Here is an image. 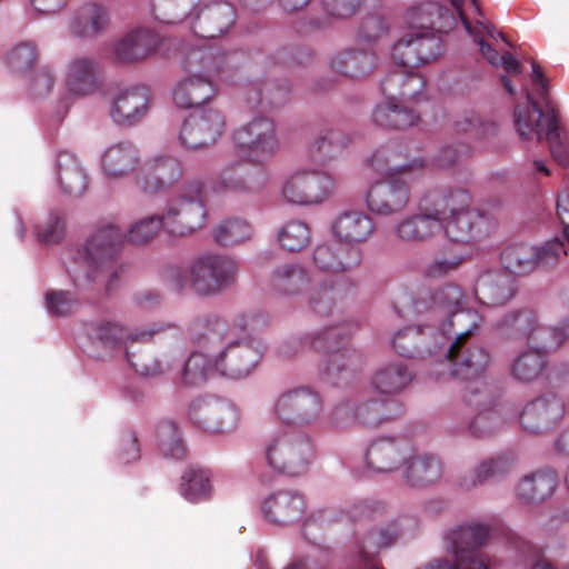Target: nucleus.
Masks as SVG:
<instances>
[{"mask_svg":"<svg viewBox=\"0 0 569 569\" xmlns=\"http://www.w3.org/2000/svg\"><path fill=\"white\" fill-rule=\"evenodd\" d=\"M201 350L192 353L184 367V377L196 383L219 370L231 378L248 376L258 362V357L248 345L234 343L226 336L224 326L210 330L203 338Z\"/></svg>","mask_w":569,"mask_h":569,"instance_id":"f257e3e1","label":"nucleus"},{"mask_svg":"<svg viewBox=\"0 0 569 569\" xmlns=\"http://www.w3.org/2000/svg\"><path fill=\"white\" fill-rule=\"evenodd\" d=\"M430 203L435 204L440 229L451 242L471 244L486 234L485 219L470 208L471 198L466 191L433 193Z\"/></svg>","mask_w":569,"mask_h":569,"instance_id":"f03ea898","label":"nucleus"},{"mask_svg":"<svg viewBox=\"0 0 569 569\" xmlns=\"http://www.w3.org/2000/svg\"><path fill=\"white\" fill-rule=\"evenodd\" d=\"M187 76L173 91V101L180 108H193L207 102L214 92L213 82L219 66L211 50H190L183 61Z\"/></svg>","mask_w":569,"mask_h":569,"instance_id":"7ed1b4c3","label":"nucleus"},{"mask_svg":"<svg viewBox=\"0 0 569 569\" xmlns=\"http://www.w3.org/2000/svg\"><path fill=\"white\" fill-rule=\"evenodd\" d=\"M438 18L447 16V12L436 6L429 4L425 8L412 11L408 18L412 29L423 28L427 31L421 34H408L399 39L391 49V59L402 66H420L435 60L439 54V41L429 37V30L436 23L432 16Z\"/></svg>","mask_w":569,"mask_h":569,"instance_id":"20e7f679","label":"nucleus"},{"mask_svg":"<svg viewBox=\"0 0 569 569\" xmlns=\"http://www.w3.org/2000/svg\"><path fill=\"white\" fill-rule=\"evenodd\" d=\"M527 107H517L513 112L519 138L522 141H539L545 134L553 159L561 166H569V140L557 132L555 114H543L530 93L527 94Z\"/></svg>","mask_w":569,"mask_h":569,"instance_id":"39448f33","label":"nucleus"},{"mask_svg":"<svg viewBox=\"0 0 569 569\" xmlns=\"http://www.w3.org/2000/svg\"><path fill=\"white\" fill-rule=\"evenodd\" d=\"M203 188L193 183L170 201L162 216L163 227L171 234L183 236L202 228L207 211L202 203Z\"/></svg>","mask_w":569,"mask_h":569,"instance_id":"423d86ee","label":"nucleus"},{"mask_svg":"<svg viewBox=\"0 0 569 569\" xmlns=\"http://www.w3.org/2000/svg\"><path fill=\"white\" fill-rule=\"evenodd\" d=\"M331 176L307 168H299L288 174L281 184L283 201L293 206H312L322 202L335 190Z\"/></svg>","mask_w":569,"mask_h":569,"instance_id":"0eeeda50","label":"nucleus"},{"mask_svg":"<svg viewBox=\"0 0 569 569\" xmlns=\"http://www.w3.org/2000/svg\"><path fill=\"white\" fill-rule=\"evenodd\" d=\"M413 163L390 169L388 179L369 184L365 192L367 208L377 216H392L406 209L410 200L409 188L406 182L395 176H405Z\"/></svg>","mask_w":569,"mask_h":569,"instance_id":"6e6552de","label":"nucleus"},{"mask_svg":"<svg viewBox=\"0 0 569 569\" xmlns=\"http://www.w3.org/2000/svg\"><path fill=\"white\" fill-rule=\"evenodd\" d=\"M312 448L309 440L290 432H277L268 441L266 458L271 468L291 476L307 469Z\"/></svg>","mask_w":569,"mask_h":569,"instance_id":"1a4fd4ad","label":"nucleus"},{"mask_svg":"<svg viewBox=\"0 0 569 569\" xmlns=\"http://www.w3.org/2000/svg\"><path fill=\"white\" fill-rule=\"evenodd\" d=\"M233 142L242 157L257 162L269 159L279 149L276 126L267 117H256L236 130Z\"/></svg>","mask_w":569,"mask_h":569,"instance_id":"9d476101","label":"nucleus"},{"mask_svg":"<svg viewBox=\"0 0 569 569\" xmlns=\"http://www.w3.org/2000/svg\"><path fill=\"white\" fill-rule=\"evenodd\" d=\"M236 262L224 256L207 254L196 260L189 278L194 290L200 295L213 293L229 284L236 276Z\"/></svg>","mask_w":569,"mask_h":569,"instance_id":"9b49d317","label":"nucleus"},{"mask_svg":"<svg viewBox=\"0 0 569 569\" xmlns=\"http://www.w3.org/2000/svg\"><path fill=\"white\" fill-rule=\"evenodd\" d=\"M223 127L224 121L219 112L196 110L182 123L179 138L186 148H204L219 139Z\"/></svg>","mask_w":569,"mask_h":569,"instance_id":"f8f14e48","label":"nucleus"},{"mask_svg":"<svg viewBox=\"0 0 569 569\" xmlns=\"http://www.w3.org/2000/svg\"><path fill=\"white\" fill-rule=\"evenodd\" d=\"M320 397L309 389H296L281 395L273 405V413L286 423H307L321 412Z\"/></svg>","mask_w":569,"mask_h":569,"instance_id":"ddd939ff","label":"nucleus"},{"mask_svg":"<svg viewBox=\"0 0 569 569\" xmlns=\"http://www.w3.org/2000/svg\"><path fill=\"white\" fill-rule=\"evenodd\" d=\"M188 18L194 21L193 32L207 39H214L227 32L234 20L233 9L223 2L194 3Z\"/></svg>","mask_w":569,"mask_h":569,"instance_id":"4468645a","label":"nucleus"},{"mask_svg":"<svg viewBox=\"0 0 569 569\" xmlns=\"http://www.w3.org/2000/svg\"><path fill=\"white\" fill-rule=\"evenodd\" d=\"M432 194L427 196L420 204V212L401 219L393 228L395 236L402 242L417 243L429 239L440 230L439 217L435 204L430 203Z\"/></svg>","mask_w":569,"mask_h":569,"instance_id":"2eb2a0df","label":"nucleus"},{"mask_svg":"<svg viewBox=\"0 0 569 569\" xmlns=\"http://www.w3.org/2000/svg\"><path fill=\"white\" fill-rule=\"evenodd\" d=\"M452 6L459 12V16L462 20V23L467 30V32L473 38V40L479 44V50L482 56L487 59L489 63L496 67H502L510 74H518L520 72L519 62L508 52L499 54L496 50L491 49L487 43L482 40V31H486L491 38H501L502 34L499 32H493L488 26L478 21L477 26L472 27L461 11V6L463 0H450ZM473 6L475 11L478 14H481L479 8V0H470Z\"/></svg>","mask_w":569,"mask_h":569,"instance_id":"dca6fc26","label":"nucleus"},{"mask_svg":"<svg viewBox=\"0 0 569 569\" xmlns=\"http://www.w3.org/2000/svg\"><path fill=\"white\" fill-rule=\"evenodd\" d=\"M333 237L340 242L356 244L367 241L375 233L373 220L361 210L343 211L331 226Z\"/></svg>","mask_w":569,"mask_h":569,"instance_id":"f3484780","label":"nucleus"},{"mask_svg":"<svg viewBox=\"0 0 569 569\" xmlns=\"http://www.w3.org/2000/svg\"><path fill=\"white\" fill-rule=\"evenodd\" d=\"M478 299L488 306H501L515 295V279L506 270H490L483 272L476 284Z\"/></svg>","mask_w":569,"mask_h":569,"instance_id":"a211bd4d","label":"nucleus"},{"mask_svg":"<svg viewBox=\"0 0 569 569\" xmlns=\"http://www.w3.org/2000/svg\"><path fill=\"white\" fill-rule=\"evenodd\" d=\"M149 94L144 88H132L121 91L113 100L110 116L121 126H130L147 111Z\"/></svg>","mask_w":569,"mask_h":569,"instance_id":"6ab92c4d","label":"nucleus"},{"mask_svg":"<svg viewBox=\"0 0 569 569\" xmlns=\"http://www.w3.org/2000/svg\"><path fill=\"white\" fill-rule=\"evenodd\" d=\"M563 415L562 402L552 397L537 399L529 403L521 413V425L530 431H539L557 422Z\"/></svg>","mask_w":569,"mask_h":569,"instance_id":"aec40b11","label":"nucleus"},{"mask_svg":"<svg viewBox=\"0 0 569 569\" xmlns=\"http://www.w3.org/2000/svg\"><path fill=\"white\" fill-rule=\"evenodd\" d=\"M102 170L108 179L126 177L138 164V154L129 143H113L102 154Z\"/></svg>","mask_w":569,"mask_h":569,"instance_id":"412c9836","label":"nucleus"},{"mask_svg":"<svg viewBox=\"0 0 569 569\" xmlns=\"http://www.w3.org/2000/svg\"><path fill=\"white\" fill-rule=\"evenodd\" d=\"M303 508L302 497L291 492H278L269 497L262 507L267 519L284 525L297 519Z\"/></svg>","mask_w":569,"mask_h":569,"instance_id":"4be33fe9","label":"nucleus"},{"mask_svg":"<svg viewBox=\"0 0 569 569\" xmlns=\"http://www.w3.org/2000/svg\"><path fill=\"white\" fill-rule=\"evenodd\" d=\"M154 34L147 30H138L122 37L114 44V56L118 60L129 62L146 58L156 48Z\"/></svg>","mask_w":569,"mask_h":569,"instance_id":"5701e85b","label":"nucleus"},{"mask_svg":"<svg viewBox=\"0 0 569 569\" xmlns=\"http://www.w3.org/2000/svg\"><path fill=\"white\" fill-rule=\"evenodd\" d=\"M97 64L88 58L70 60L62 74L64 88L72 94H86L93 86V76Z\"/></svg>","mask_w":569,"mask_h":569,"instance_id":"b1692460","label":"nucleus"},{"mask_svg":"<svg viewBox=\"0 0 569 569\" xmlns=\"http://www.w3.org/2000/svg\"><path fill=\"white\" fill-rule=\"evenodd\" d=\"M481 322L479 313L471 309L460 308L449 315V326L456 333L455 340L446 350V358L448 361L453 362V357L463 341L478 329Z\"/></svg>","mask_w":569,"mask_h":569,"instance_id":"393cba45","label":"nucleus"},{"mask_svg":"<svg viewBox=\"0 0 569 569\" xmlns=\"http://www.w3.org/2000/svg\"><path fill=\"white\" fill-rule=\"evenodd\" d=\"M400 446L393 441L381 440L372 443L367 451L368 465L378 472H390L402 462Z\"/></svg>","mask_w":569,"mask_h":569,"instance_id":"a878e982","label":"nucleus"},{"mask_svg":"<svg viewBox=\"0 0 569 569\" xmlns=\"http://www.w3.org/2000/svg\"><path fill=\"white\" fill-rule=\"evenodd\" d=\"M59 181L70 196H80L87 189V177L77 159L70 154H62L59 159Z\"/></svg>","mask_w":569,"mask_h":569,"instance_id":"bb28decb","label":"nucleus"},{"mask_svg":"<svg viewBox=\"0 0 569 569\" xmlns=\"http://www.w3.org/2000/svg\"><path fill=\"white\" fill-rule=\"evenodd\" d=\"M455 536V548H453V557L456 558V552L460 556L463 555L466 558L469 556H475L478 558H482L487 562V569L489 568V560L470 549H465L461 547L462 543H466L470 548H476L481 546L488 537V529L483 525L475 523L461 526L457 531L453 532Z\"/></svg>","mask_w":569,"mask_h":569,"instance_id":"cd10ccee","label":"nucleus"},{"mask_svg":"<svg viewBox=\"0 0 569 569\" xmlns=\"http://www.w3.org/2000/svg\"><path fill=\"white\" fill-rule=\"evenodd\" d=\"M419 117L412 110L400 109L395 102L378 106L373 111V120L385 128L405 129L417 123Z\"/></svg>","mask_w":569,"mask_h":569,"instance_id":"c85d7f7f","label":"nucleus"},{"mask_svg":"<svg viewBox=\"0 0 569 569\" xmlns=\"http://www.w3.org/2000/svg\"><path fill=\"white\" fill-rule=\"evenodd\" d=\"M410 373L400 363L388 365L378 370L373 377L375 388L385 395L402 390L410 381Z\"/></svg>","mask_w":569,"mask_h":569,"instance_id":"c756f323","label":"nucleus"},{"mask_svg":"<svg viewBox=\"0 0 569 569\" xmlns=\"http://www.w3.org/2000/svg\"><path fill=\"white\" fill-rule=\"evenodd\" d=\"M441 465L433 457H417L408 467L406 477L412 486H426L440 478Z\"/></svg>","mask_w":569,"mask_h":569,"instance_id":"7c9ffc66","label":"nucleus"},{"mask_svg":"<svg viewBox=\"0 0 569 569\" xmlns=\"http://www.w3.org/2000/svg\"><path fill=\"white\" fill-rule=\"evenodd\" d=\"M556 486L551 475L540 473L525 478L517 488V495L525 501H540L549 497Z\"/></svg>","mask_w":569,"mask_h":569,"instance_id":"2f4dec72","label":"nucleus"},{"mask_svg":"<svg viewBox=\"0 0 569 569\" xmlns=\"http://www.w3.org/2000/svg\"><path fill=\"white\" fill-rule=\"evenodd\" d=\"M502 261L510 273L531 271L537 267L536 247L529 244L512 246L502 253Z\"/></svg>","mask_w":569,"mask_h":569,"instance_id":"473e14b6","label":"nucleus"},{"mask_svg":"<svg viewBox=\"0 0 569 569\" xmlns=\"http://www.w3.org/2000/svg\"><path fill=\"white\" fill-rule=\"evenodd\" d=\"M212 491L210 473L203 469H190L182 477L181 492L190 501L207 498Z\"/></svg>","mask_w":569,"mask_h":569,"instance_id":"72a5a7b5","label":"nucleus"},{"mask_svg":"<svg viewBox=\"0 0 569 569\" xmlns=\"http://www.w3.org/2000/svg\"><path fill=\"white\" fill-rule=\"evenodd\" d=\"M121 240V234L113 227H108L94 233L84 248V260L88 263L96 259H102L108 256L113 244Z\"/></svg>","mask_w":569,"mask_h":569,"instance_id":"f704fd0d","label":"nucleus"},{"mask_svg":"<svg viewBox=\"0 0 569 569\" xmlns=\"http://www.w3.org/2000/svg\"><path fill=\"white\" fill-rule=\"evenodd\" d=\"M316 264L325 271H342L359 261V252L352 251L350 257H339L329 244H320L315 250L313 256Z\"/></svg>","mask_w":569,"mask_h":569,"instance_id":"c9c22d12","label":"nucleus"},{"mask_svg":"<svg viewBox=\"0 0 569 569\" xmlns=\"http://www.w3.org/2000/svg\"><path fill=\"white\" fill-rule=\"evenodd\" d=\"M278 238L283 248L291 251L301 250L309 242L310 231L303 221L292 220L280 229Z\"/></svg>","mask_w":569,"mask_h":569,"instance_id":"e433bc0d","label":"nucleus"},{"mask_svg":"<svg viewBox=\"0 0 569 569\" xmlns=\"http://www.w3.org/2000/svg\"><path fill=\"white\" fill-rule=\"evenodd\" d=\"M543 368V359L539 351L530 350L521 353L515 361L512 372L522 381H530L537 378Z\"/></svg>","mask_w":569,"mask_h":569,"instance_id":"4c0bfd02","label":"nucleus"},{"mask_svg":"<svg viewBox=\"0 0 569 569\" xmlns=\"http://www.w3.org/2000/svg\"><path fill=\"white\" fill-rule=\"evenodd\" d=\"M303 282V272L297 267H282L272 276L273 288L283 295H293L298 292Z\"/></svg>","mask_w":569,"mask_h":569,"instance_id":"58836bf2","label":"nucleus"},{"mask_svg":"<svg viewBox=\"0 0 569 569\" xmlns=\"http://www.w3.org/2000/svg\"><path fill=\"white\" fill-rule=\"evenodd\" d=\"M488 361V355L482 350H477L469 355L462 362H453L451 373L462 379H472L485 370Z\"/></svg>","mask_w":569,"mask_h":569,"instance_id":"ea45409f","label":"nucleus"},{"mask_svg":"<svg viewBox=\"0 0 569 569\" xmlns=\"http://www.w3.org/2000/svg\"><path fill=\"white\" fill-rule=\"evenodd\" d=\"M249 236V226L238 220L227 221L214 231L216 240L222 244H234L246 240Z\"/></svg>","mask_w":569,"mask_h":569,"instance_id":"a19ab883","label":"nucleus"},{"mask_svg":"<svg viewBox=\"0 0 569 569\" xmlns=\"http://www.w3.org/2000/svg\"><path fill=\"white\" fill-rule=\"evenodd\" d=\"M402 82V90L399 93L402 100L413 98L416 93H418L423 88V81L418 76H409L405 78L401 74H395L383 82L382 90L395 98L392 89L395 86H398Z\"/></svg>","mask_w":569,"mask_h":569,"instance_id":"79ce46f5","label":"nucleus"},{"mask_svg":"<svg viewBox=\"0 0 569 569\" xmlns=\"http://www.w3.org/2000/svg\"><path fill=\"white\" fill-rule=\"evenodd\" d=\"M36 49L30 43H21L14 47L7 57L9 68L14 72H23L36 62Z\"/></svg>","mask_w":569,"mask_h":569,"instance_id":"37998d69","label":"nucleus"},{"mask_svg":"<svg viewBox=\"0 0 569 569\" xmlns=\"http://www.w3.org/2000/svg\"><path fill=\"white\" fill-rule=\"evenodd\" d=\"M162 226V217L152 216L140 219L129 229V240L134 243H143L151 239Z\"/></svg>","mask_w":569,"mask_h":569,"instance_id":"c03bdc74","label":"nucleus"},{"mask_svg":"<svg viewBox=\"0 0 569 569\" xmlns=\"http://www.w3.org/2000/svg\"><path fill=\"white\" fill-rule=\"evenodd\" d=\"M214 421L210 422L208 429L213 432H226L233 430L239 421V413L231 405H220L214 411Z\"/></svg>","mask_w":569,"mask_h":569,"instance_id":"a18cd8bd","label":"nucleus"},{"mask_svg":"<svg viewBox=\"0 0 569 569\" xmlns=\"http://www.w3.org/2000/svg\"><path fill=\"white\" fill-rule=\"evenodd\" d=\"M463 295L457 286H447L439 290L435 297V303L443 315H451L455 310L460 309Z\"/></svg>","mask_w":569,"mask_h":569,"instance_id":"49530a36","label":"nucleus"},{"mask_svg":"<svg viewBox=\"0 0 569 569\" xmlns=\"http://www.w3.org/2000/svg\"><path fill=\"white\" fill-rule=\"evenodd\" d=\"M566 254L563 244L558 239L550 240L542 247H536L537 266H548Z\"/></svg>","mask_w":569,"mask_h":569,"instance_id":"de8ad7c7","label":"nucleus"},{"mask_svg":"<svg viewBox=\"0 0 569 569\" xmlns=\"http://www.w3.org/2000/svg\"><path fill=\"white\" fill-rule=\"evenodd\" d=\"M80 17L86 23V32H98L106 22L104 11L94 4L86 6Z\"/></svg>","mask_w":569,"mask_h":569,"instance_id":"09e8293b","label":"nucleus"},{"mask_svg":"<svg viewBox=\"0 0 569 569\" xmlns=\"http://www.w3.org/2000/svg\"><path fill=\"white\" fill-rule=\"evenodd\" d=\"M49 310L58 316L69 315L73 310V300L64 292H56L47 296Z\"/></svg>","mask_w":569,"mask_h":569,"instance_id":"8fccbe9b","label":"nucleus"},{"mask_svg":"<svg viewBox=\"0 0 569 569\" xmlns=\"http://www.w3.org/2000/svg\"><path fill=\"white\" fill-rule=\"evenodd\" d=\"M505 470V462L501 459L489 460L480 463L475 470L476 479L471 480L472 485L480 483L489 477Z\"/></svg>","mask_w":569,"mask_h":569,"instance_id":"3c124183","label":"nucleus"},{"mask_svg":"<svg viewBox=\"0 0 569 569\" xmlns=\"http://www.w3.org/2000/svg\"><path fill=\"white\" fill-rule=\"evenodd\" d=\"M462 260L463 257L443 258L436 260L427 267L426 273L428 277H440L447 274L449 271L453 270Z\"/></svg>","mask_w":569,"mask_h":569,"instance_id":"603ef678","label":"nucleus"},{"mask_svg":"<svg viewBox=\"0 0 569 569\" xmlns=\"http://www.w3.org/2000/svg\"><path fill=\"white\" fill-rule=\"evenodd\" d=\"M53 79L49 69L40 70L33 79V91L38 96L48 93L52 88Z\"/></svg>","mask_w":569,"mask_h":569,"instance_id":"864d4df0","label":"nucleus"},{"mask_svg":"<svg viewBox=\"0 0 569 569\" xmlns=\"http://www.w3.org/2000/svg\"><path fill=\"white\" fill-rule=\"evenodd\" d=\"M415 337H416V332H413L412 330H405V331H400L398 332L393 340H392V345H393V348L401 355H405V356H409L410 355V349L408 348L407 345H402L400 343V339L403 338L407 342L409 343H412L415 341Z\"/></svg>","mask_w":569,"mask_h":569,"instance_id":"5fc2aeb1","label":"nucleus"},{"mask_svg":"<svg viewBox=\"0 0 569 569\" xmlns=\"http://www.w3.org/2000/svg\"><path fill=\"white\" fill-rule=\"evenodd\" d=\"M34 9L41 13H52L60 10L66 0H31Z\"/></svg>","mask_w":569,"mask_h":569,"instance_id":"6e6d98bb","label":"nucleus"},{"mask_svg":"<svg viewBox=\"0 0 569 569\" xmlns=\"http://www.w3.org/2000/svg\"><path fill=\"white\" fill-rule=\"evenodd\" d=\"M557 214L565 228H569V196H560L557 200Z\"/></svg>","mask_w":569,"mask_h":569,"instance_id":"4d7b16f0","label":"nucleus"},{"mask_svg":"<svg viewBox=\"0 0 569 569\" xmlns=\"http://www.w3.org/2000/svg\"><path fill=\"white\" fill-rule=\"evenodd\" d=\"M62 234V222L54 220L52 229L50 231H43L39 233V239L43 242H56L61 238Z\"/></svg>","mask_w":569,"mask_h":569,"instance_id":"13d9d810","label":"nucleus"},{"mask_svg":"<svg viewBox=\"0 0 569 569\" xmlns=\"http://www.w3.org/2000/svg\"><path fill=\"white\" fill-rule=\"evenodd\" d=\"M180 172V167L178 163L171 159H168L163 162L162 167L159 170V176L161 179H172Z\"/></svg>","mask_w":569,"mask_h":569,"instance_id":"bf43d9fd","label":"nucleus"},{"mask_svg":"<svg viewBox=\"0 0 569 569\" xmlns=\"http://www.w3.org/2000/svg\"><path fill=\"white\" fill-rule=\"evenodd\" d=\"M532 81L535 86H537V91L539 96L545 97L547 92L546 80L543 79L540 69L536 63L532 64Z\"/></svg>","mask_w":569,"mask_h":569,"instance_id":"052dcab7","label":"nucleus"},{"mask_svg":"<svg viewBox=\"0 0 569 569\" xmlns=\"http://www.w3.org/2000/svg\"><path fill=\"white\" fill-rule=\"evenodd\" d=\"M104 331L100 335V338L107 343H113L120 339L122 330L116 325H107Z\"/></svg>","mask_w":569,"mask_h":569,"instance_id":"680f3d73","label":"nucleus"},{"mask_svg":"<svg viewBox=\"0 0 569 569\" xmlns=\"http://www.w3.org/2000/svg\"><path fill=\"white\" fill-rule=\"evenodd\" d=\"M555 335L560 342L569 339V318L556 329Z\"/></svg>","mask_w":569,"mask_h":569,"instance_id":"e2e57ef3","label":"nucleus"},{"mask_svg":"<svg viewBox=\"0 0 569 569\" xmlns=\"http://www.w3.org/2000/svg\"><path fill=\"white\" fill-rule=\"evenodd\" d=\"M310 0H282V6L287 10H298L305 7Z\"/></svg>","mask_w":569,"mask_h":569,"instance_id":"0e129e2a","label":"nucleus"},{"mask_svg":"<svg viewBox=\"0 0 569 569\" xmlns=\"http://www.w3.org/2000/svg\"><path fill=\"white\" fill-rule=\"evenodd\" d=\"M533 166L537 170L543 172L545 174H549V170L542 160H535Z\"/></svg>","mask_w":569,"mask_h":569,"instance_id":"69168bd1","label":"nucleus"},{"mask_svg":"<svg viewBox=\"0 0 569 569\" xmlns=\"http://www.w3.org/2000/svg\"><path fill=\"white\" fill-rule=\"evenodd\" d=\"M133 367L138 372L144 376L153 375L156 372V370L149 369L148 367H140L137 363H133Z\"/></svg>","mask_w":569,"mask_h":569,"instance_id":"338daca9","label":"nucleus"},{"mask_svg":"<svg viewBox=\"0 0 569 569\" xmlns=\"http://www.w3.org/2000/svg\"><path fill=\"white\" fill-rule=\"evenodd\" d=\"M533 569H552L549 563L547 562H538Z\"/></svg>","mask_w":569,"mask_h":569,"instance_id":"774afa93","label":"nucleus"}]
</instances>
